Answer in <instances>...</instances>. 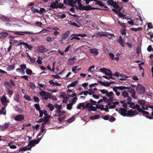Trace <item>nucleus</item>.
Segmentation results:
<instances>
[{"instance_id": "1", "label": "nucleus", "mask_w": 153, "mask_h": 153, "mask_svg": "<svg viewBox=\"0 0 153 153\" xmlns=\"http://www.w3.org/2000/svg\"><path fill=\"white\" fill-rule=\"evenodd\" d=\"M78 8L80 10H102L100 8L91 7L90 5L83 6L82 4L79 5V6H78Z\"/></svg>"}, {"instance_id": "2", "label": "nucleus", "mask_w": 153, "mask_h": 153, "mask_svg": "<svg viewBox=\"0 0 153 153\" xmlns=\"http://www.w3.org/2000/svg\"><path fill=\"white\" fill-rule=\"evenodd\" d=\"M128 111H127L126 108H120L119 110V113L123 116L130 117L131 115L128 112Z\"/></svg>"}, {"instance_id": "3", "label": "nucleus", "mask_w": 153, "mask_h": 153, "mask_svg": "<svg viewBox=\"0 0 153 153\" xmlns=\"http://www.w3.org/2000/svg\"><path fill=\"white\" fill-rule=\"evenodd\" d=\"M136 91L139 94H143L145 92V87L143 86L140 84H138L137 87Z\"/></svg>"}, {"instance_id": "4", "label": "nucleus", "mask_w": 153, "mask_h": 153, "mask_svg": "<svg viewBox=\"0 0 153 153\" xmlns=\"http://www.w3.org/2000/svg\"><path fill=\"white\" fill-rule=\"evenodd\" d=\"M41 92H39V95L42 97V99L44 100H47L48 99V96L49 94V93L46 92L45 91H43L42 89H40Z\"/></svg>"}, {"instance_id": "5", "label": "nucleus", "mask_w": 153, "mask_h": 153, "mask_svg": "<svg viewBox=\"0 0 153 153\" xmlns=\"http://www.w3.org/2000/svg\"><path fill=\"white\" fill-rule=\"evenodd\" d=\"M1 104L5 107H7V103L9 102L8 100H7V98L4 94L1 97Z\"/></svg>"}, {"instance_id": "6", "label": "nucleus", "mask_w": 153, "mask_h": 153, "mask_svg": "<svg viewBox=\"0 0 153 153\" xmlns=\"http://www.w3.org/2000/svg\"><path fill=\"white\" fill-rule=\"evenodd\" d=\"M127 87H129V88H127L128 89V93L131 94V96L134 99H136L137 98V97L135 96V90L134 89L131 88V86Z\"/></svg>"}, {"instance_id": "7", "label": "nucleus", "mask_w": 153, "mask_h": 153, "mask_svg": "<svg viewBox=\"0 0 153 153\" xmlns=\"http://www.w3.org/2000/svg\"><path fill=\"white\" fill-rule=\"evenodd\" d=\"M89 105V104L86 103L85 105V102H81L77 106V108L78 109H80L82 107V110H85V108L87 109V108L88 107V105Z\"/></svg>"}, {"instance_id": "8", "label": "nucleus", "mask_w": 153, "mask_h": 153, "mask_svg": "<svg viewBox=\"0 0 153 153\" xmlns=\"http://www.w3.org/2000/svg\"><path fill=\"white\" fill-rule=\"evenodd\" d=\"M108 5H111L114 8H117L118 7V4L114 2V0H108L107 1Z\"/></svg>"}, {"instance_id": "9", "label": "nucleus", "mask_w": 153, "mask_h": 153, "mask_svg": "<svg viewBox=\"0 0 153 153\" xmlns=\"http://www.w3.org/2000/svg\"><path fill=\"white\" fill-rule=\"evenodd\" d=\"M48 50L46 49L45 47L43 45H41L38 48V51L41 53H44L48 51Z\"/></svg>"}, {"instance_id": "10", "label": "nucleus", "mask_w": 153, "mask_h": 153, "mask_svg": "<svg viewBox=\"0 0 153 153\" xmlns=\"http://www.w3.org/2000/svg\"><path fill=\"white\" fill-rule=\"evenodd\" d=\"M10 123H5L4 125L1 126L0 125V128L1 130L4 131L8 128L10 126Z\"/></svg>"}, {"instance_id": "11", "label": "nucleus", "mask_w": 153, "mask_h": 153, "mask_svg": "<svg viewBox=\"0 0 153 153\" xmlns=\"http://www.w3.org/2000/svg\"><path fill=\"white\" fill-rule=\"evenodd\" d=\"M24 119V117L23 114H19L14 117V120L17 121H21Z\"/></svg>"}, {"instance_id": "12", "label": "nucleus", "mask_w": 153, "mask_h": 153, "mask_svg": "<svg viewBox=\"0 0 153 153\" xmlns=\"http://www.w3.org/2000/svg\"><path fill=\"white\" fill-rule=\"evenodd\" d=\"M77 36L75 37V39L77 40H79L80 39V38L78 36L83 37L87 36V35L85 34H72L71 36Z\"/></svg>"}, {"instance_id": "13", "label": "nucleus", "mask_w": 153, "mask_h": 153, "mask_svg": "<svg viewBox=\"0 0 153 153\" xmlns=\"http://www.w3.org/2000/svg\"><path fill=\"white\" fill-rule=\"evenodd\" d=\"M89 51L90 53L95 56L98 55L99 53L98 50L96 48L90 49L89 50Z\"/></svg>"}, {"instance_id": "14", "label": "nucleus", "mask_w": 153, "mask_h": 153, "mask_svg": "<svg viewBox=\"0 0 153 153\" xmlns=\"http://www.w3.org/2000/svg\"><path fill=\"white\" fill-rule=\"evenodd\" d=\"M89 105H88V108H87V109L89 111H97V108L93 106V105H90V103H89Z\"/></svg>"}, {"instance_id": "15", "label": "nucleus", "mask_w": 153, "mask_h": 153, "mask_svg": "<svg viewBox=\"0 0 153 153\" xmlns=\"http://www.w3.org/2000/svg\"><path fill=\"white\" fill-rule=\"evenodd\" d=\"M72 1L71 0H64L63 3L66 5L73 7V5L72 4Z\"/></svg>"}, {"instance_id": "16", "label": "nucleus", "mask_w": 153, "mask_h": 153, "mask_svg": "<svg viewBox=\"0 0 153 153\" xmlns=\"http://www.w3.org/2000/svg\"><path fill=\"white\" fill-rule=\"evenodd\" d=\"M70 34V32L69 31H66L65 34H62V39H66L69 36Z\"/></svg>"}, {"instance_id": "17", "label": "nucleus", "mask_w": 153, "mask_h": 153, "mask_svg": "<svg viewBox=\"0 0 153 153\" xmlns=\"http://www.w3.org/2000/svg\"><path fill=\"white\" fill-rule=\"evenodd\" d=\"M147 34L148 35L146 36L147 39L151 40L153 38V33L150 31H148Z\"/></svg>"}, {"instance_id": "18", "label": "nucleus", "mask_w": 153, "mask_h": 153, "mask_svg": "<svg viewBox=\"0 0 153 153\" xmlns=\"http://www.w3.org/2000/svg\"><path fill=\"white\" fill-rule=\"evenodd\" d=\"M118 7L117 8H114L112 9V10L116 14H117L118 13L120 12V11L122 9V7H120V6L118 5Z\"/></svg>"}, {"instance_id": "19", "label": "nucleus", "mask_w": 153, "mask_h": 153, "mask_svg": "<svg viewBox=\"0 0 153 153\" xmlns=\"http://www.w3.org/2000/svg\"><path fill=\"white\" fill-rule=\"evenodd\" d=\"M15 64H13L8 66L7 68V71H12L15 69Z\"/></svg>"}, {"instance_id": "20", "label": "nucleus", "mask_w": 153, "mask_h": 153, "mask_svg": "<svg viewBox=\"0 0 153 153\" xmlns=\"http://www.w3.org/2000/svg\"><path fill=\"white\" fill-rule=\"evenodd\" d=\"M9 35V34L7 32H2L0 33V39H4Z\"/></svg>"}, {"instance_id": "21", "label": "nucleus", "mask_w": 153, "mask_h": 153, "mask_svg": "<svg viewBox=\"0 0 153 153\" xmlns=\"http://www.w3.org/2000/svg\"><path fill=\"white\" fill-rule=\"evenodd\" d=\"M117 41L121 46L123 47H124V46L123 38L121 36H120L119 39L117 40Z\"/></svg>"}, {"instance_id": "22", "label": "nucleus", "mask_w": 153, "mask_h": 153, "mask_svg": "<svg viewBox=\"0 0 153 153\" xmlns=\"http://www.w3.org/2000/svg\"><path fill=\"white\" fill-rule=\"evenodd\" d=\"M128 112H129L130 114L131 115L130 117L135 116V115L138 114V113L137 111H133L132 110L128 111Z\"/></svg>"}, {"instance_id": "23", "label": "nucleus", "mask_w": 153, "mask_h": 153, "mask_svg": "<svg viewBox=\"0 0 153 153\" xmlns=\"http://www.w3.org/2000/svg\"><path fill=\"white\" fill-rule=\"evenodd\" d=\"M78 83V80H76L74 82L71 83L70 84H69L67 86V87L68 88H69L70 87H74L76 85V84Z\"/></svg>"}, {"instance_id": "24", "label": "nucleus", "mask_w": 153, "mask_h": 153, "mask_svg": "<svg viewBox=\"0 0 153 153\" xmlns=\"http://www.w3.org/2000/svg\"><path fill=\"white\" fill-rule=\"evenodd\" d=\"M21 44H24L26 48L30 50H31L33 48V46L31 45H29L27 43L22 42L21 43Z\"/></svg>"}, {"instance_id": "25", "label": "nucleus", "mask_w": 153, "mask_h": 153, "mask_svg": "<svg viewBox=\"0 0 153 153\" xmlns=\"http://www.w3.org/2000/svg\"><path fill=\"white\" fill-rule=\"evenodd\" d=\"M29 86L32 89L34 90L36 88V86L34 82H30L29 83Z\"/></svg>"}, {"instance_id": "26", "label": "nucleus", "mask_w": 153, "mask_h": 153, "mask_svg": "<svg viewBox=\"0 0 153 153\" xmlns=\"http://www.w3.org/2000/svg\"><path fill=\"white\" fill-rule=\"evenodd\" d=\"M6 107H2L0 111V114H3V115H5L6 114V110L5 109V108Z\"/></svg>"}, {"instance_id": "27", "label": "nucleus", "mask_w": 153, "mask_h": 153, "mask_svg": "<svg viewBox=\"0 0 153 153\" xmlns=\"http://www.w3.org/2000/svg\"><path fill=\"white\" fill-rule=\"evenodd\" d=\"M131 30H133L135 31H140L143 30V28L142 27H138L137 28H130Z\"/></svg>"}, {"instance_id": "28", "label": "nucleus", "mask_w": 153, "mask_h": 153, "mask_svg": "<svg viewBox=\"0 0 153 153\" xmlns=\"http://www.w3.org/2000/svg\"><path fill=\"white\" fill-rule=\"evenodd\" d=\"M58 6H56L54 2H52L51 4L50 7L53 9H56L58 8Z\"/></svg>"}, {"instance_id": "29", "label": "nucleus", "mask_w": 153, "mask_h": 153, "mask_svg": "<svg viewBox=\"0 0 153 153\" xmlns=\"http://www.w3.org/2000/svg\"><path fill=\"white\" fill-rule=\"evenodd\" d=\"M122 95L123 98H126V97H127L129 95V94L126 91L124 90L123 91L122 93Z\"/></svg>"}, {"instance_id": "30", "label": "nucleus", "mask_w": 153, "mask_h": 153, "mask_svg": "<svg viewBox=\"0 0 153 153\" xmlns=\"http://www.w3.org/2000/svg\"><path fill=\"white\" fill-rule=\"evenodd\" d=\"M90 102H88L90 103V105H96V103L97 102L93 100L92 99H90L89 100ZM89 105V106H90Z\"/></svg>"}, {"instance_id": "31", "label": "nucleus", "mask_w": 153, "mask_h": 153, "mask_svg": "<svg viewBox=\"0 0 153 153\" xmlns=\"http://www.w3.org/2000/svg\"><path fill=\"white\" fill-rule=\"evenodd\" d=\"M1 19L4 22H10V21L9 19L7 18L4 16H1Z\"/></svg>"}, {"instance_id": "32", "label": "nucleus", "mask_w": 153, "mask_h": 153, "mask_svg": "<svg viewBox=\"0 0 153 153\" xmlns=\"http://www.w3.org/2000/svg\"><path fill=\"white\" fill-rule=\"evenodd\" d=\"M48 98L52 99L53 100H56V97L55 96L52 95L51 94H50L49 93L48 96Z\"/></svg>"}, {"instance_id": "33", "label": "nucleus", "mask_w": 153, "mask_h": 153, "mask_svg": "<svg viewBox=\"0 0 153 153\" xmlns=\"http://www.w3.org/2000/svg\"><path fill=\"white\" fill-rule=\"evenodd\" d=\"M56 114L55 115L56 116H61L62 115V111L61 110V109L58 110H56Z\"/></svg>"}, {"instance_id": "34", "label": "nucleus", "mask_w": 153, "mask_h": 153, "mask_svg": "<svg viewBox=\"0 0 153 153\" xmlns=\"http://www.w3.org/2000/svg\"><path fill=\"white\" fill-rule=\"evenodd\" d=\"M138 103L142 106H143V105L146 104V101L144 100H140L138 101Z\"/></svg>"}, {"instance_id": "35", "label": "nucleus", "mask_w": 153, "mask_h": 153, "mask_svg": "<svg viewBox=\"0 0 153 153\" xmlns=\"http://www.w3.org/2000/svg\"><path fill=\"white\" fill-rule=\"evenodd\" d=\"M100 117V116L98 114H96L94 116H91L90 117V118L91 120H95L97 119H98Z\"/></svg>"}, {"instance_id": "36", "label": "nucleus", "mask_w": 153, "mask_h": 153, "mask_svg": "<svg viewBox=\"0 0 153 153\" xmlns=\"http://www.w3.org/2000/svg\"><path fill=\"white\" fill-rule=\"evenodd\" d=\"M48 107L49 108L50 110L51 111L53 110L54 108L53 105L51 103L48 104Z\"/></svg>"}, {"instance_id": "37", "label": "nucleus", "mask_w": 153, "mask_h": 153, "mask_svg": "<svg viewBox=\"0 0 153 153\" xmlns=\"http://www.w3.org/2000/svg\"><path fill=\"white\" fill-rule=\"evenodd\" d=\"M114 94L113 92H108H108L106 94V96L107 97H108L109 98V97L112 96H114Z\"/></svg>"}, {"instance_id": "38", "label": "nucleus", "mask_w": 153, "mask_h": 153, "mask_svg": "<svg viewBox=\"0 0 153 153\" xmlns=\"http://www.w3.org/2000/svg\"><path fill=\"white\" fill-rule=\"evenodd\" d=\"M65 116H64L62 117H58V119L59 120L60 123H63L65 120Z\"/></svg>"}, {"instance_id": "39", "label": "nucleus", "mask_w": 153, "mask_h": 153, "mask_svg": "<svg viewBox=\"0 0 153 153\" xmlns=\"http://www.w3.org/2000/svg\"><path fill=\"white\" fill-rule=\"evenodd\" d=\"M57 7L58 8L60 9L66 8V7L64 6V4L61 3H59Z\"/></svg>"}, {"instance_id": "40", "label": "nucleus", "mask_w": 153, "mask_h": 153, "mask_svg": "<svg viewBox=\"0 0 153 153\" xmlns=\"http://www.w3.org/2000/svg\"><path fill=\"white\" fill-rule=\"evenodd\" d=\"M31 10L33 13H39V10L37 9L34 8L33 7H31Z\"/></svg>"}, {"instance_id": "41", "label": "nucleus", "mask_w": 153, "mask_h": 153, "mask_svg": "<svg viewBox=\"0 0 153 153\" xmlns=\"http://www.w3.org/2000/svg\"><path fill=\"white\" fill-rule=\"evenodd\" d=\"M96 107L97 109H100V110L102 111L104 110V105H101L100 106L96 105Z\"/></svg>"}, {"instance_id": "42", "label": "nucleus", "mask_w": 153, "mask_h": 153, "mask_svg": "<svg viewBox=\"0 0 153 153\" xmlns=\"http://www.w3.org/2000/svg\"><path fill=\"white\" fill-rule=\"evenodd\" d=\"M118 89L120 90H125L127 88H129V87H127L125 86H117Z\"/></svg>"}, {"instance_id": "43", "label": "nucleus", "mask_w": 153, "mask_h": 153, "mask_svg": "<svg viewBox=\"0 0 153 153\" xmlns=\"http://www.w3.org/2000/svg\"><path fill=\"white\" fill-rule=\"evenodd\" d=\"M12 142L8 144V146H9L10 148L12 149H15V148H16L17 147L16 146H15V145H12Z\"/></svg>"}, {"instance_id": "44", "label": "nucleus", "mask_w": 153, "mask_h": 153, "mask_svg": "<svg viewBox=\"0 0 153 153\" xmlns=\"http://www.w3.org/2000/svg\"><path fill=\"white\" fill-rule=\"evenodd\" d=\"M7 92L11 96L13 94V91H12V90L9 89V88H8L7 89Z\"/></svg>"}, {"instance_id": "45", "label": "nucleus", "mask_w": 153, "mask_h": 153, "mask_svg": "<svg viewBox=\"0 0 153 153\" xmlns=\"http://www.w3.org/2000/svg\"><path fill=\"white\" fill-rule=\"evenodd\" d=\"M38 84L40 87L42 88L43 90H45L46 87V86L45 84H42L39 83H38Z\"/></svg>"}, {"instance_id": "46", "label": "nucleus", "mask_w": 153, "mask_h": 153, "mask_svg": "<svg viewBox=\"0 0 153 153\" xmlns=\"http://www.w3.org/2000/svg\"><path fill=\"white\" fill-rule=\"evenodd\" d=\"M31 62L33 63H34L35 62V59L34 57H31L29 55H28Z\"/></svg>"}, {"instance_id": "47", "label": "nucleus", "mask_w": 153, "mask_h": 153, "mask_svg": "<svg viewBox=\"0 0 153 153\" xmlns=\"http://www.w3.org/2000/svg\"><path fill=\"white\" fill-rule=\"evenodd\" d=\"M76 59L75 57L73 56V57L71 58L70 59H68V62L69 63H71L72 64V63H74V60H75Z\"/></svg>"}, {"instance_id": "48", "label": "nucleus", "mask_w": 153, "mask_h": 153, "mask_svg": "<svg viewBox=\"0 0 153 153\" xmlns=\"http://www.w3.org/2000/svg\"><path fill=\"white\" fill-rule=\"evenodd\" d=\"M118 22L119 23V24H120V25L123 28H126V25L124 23H123L122 22H120V21L118 20Z\"/></svg>"}, {"instance_id": "49", "label": "nucleus", "mask_w": 153, "mask_h": 153, "mask_svg": "<svg viewBox=\"0 0 153 153\" xmlns=\"http://www.w3.org/2000/svg\"><path fill=\"white\" fill-rule=\"evenodd\" d=\"M96 2L97 3H95V4H98V5L100 6L101 7H103L104 6V4L102 3L100 1L97 0V1Z\"/></svg>"}, {"instance_id": "50", "label": "nucleus", "mask_w": 153, "mask_h": 153, "mask_svg": "<svg viewBox=\"0 0 153 153\" xmlns=\"http://www.w3.org/2000/svg\"><path fill=\"white\" fill-rule=\"evenodd\" d=\"M26 73L27 74L30 75L32 74V71L30 69L28 68L26 71Z\"/></svg>"}, {"instance_id": "51", "label": "nucleus", "mask_w": 153, "mask_h": 153, "mask_svg": "<svg viewBox=\"0 0 153 153\" xmlns=\"http://www.w3.org/2000/svg\"><path fill=\"white\" fill-rule=\"evenodd\" d=\"M32 146L30 147H27V146H25L23 147L22 148L23 151H25L28 150H30L31 149Z\"/></svg>"}, {"instance_id": "52", "label": "nucleus", "mask_w": 153, "mask_h": 153, "mask_svg": "<svg viewBox=\"0 0 153 153\" xmlns=\"http://www.w3.org/2000/svg\"><path fill=\"white\" fill-rule=\"evenodd\" d=\"M33 98L34 100V101L36 102H38L40 101V100L39 97L37 96H34L33 97Z\"/></svg>"}, {"instance_id": "53", "label": "nucleus", "mask_w": 153, "mask_h": 153, "mask_svg": "<svg viewBox=\"0 0 153 153\" xmlns=\"http://www.w3.org/2000/svg\"><path fill=\"white\" fill-rule=\"evenodd\" d=\"M34 106L37 110L39 111L40 110V106L39 105V104H34Z\"/></svg>"}, {"instance_id": "54", "label": "nucleus", "mask_w": 153, "mask_h": 153, "mask_svg": "<svg viewBox=\"0 0 153 153\" xmlns=\"http://www.w3.org/2000/svg\"><path fill=\"white\" fill-rule=\"evenodd\" d=\"M20 67L21 70H25L27 69V67L26 65L22 64L20 65Z\"/></svg>"}, {"instance_id": "55", "label": "nucleus", "mask_w": 153, "mask_h": 153, "mask_svg": "<svg viewBox=\"0 0 153 153\" xmlns=\"http://www.w3.org/2000/svg\"><path fill=\"white\" fill-rule=\"evenodd\" d=\"M30 145H32V146H35L34 142L33 140H31L30 141H29V142L27 146L28 147V146Z\"/></svg>"}, {"instance_id": "56", "label": "nucleus", "mask_w": 153, "mask_h": 153, "mask_svg": "<svg viewBox=\"0 0 153 153\" xmlns=\"http://www.w3.org/2000/svg\"><path fill=\"white\" fill-rule=\"evenodd\" d=\"M19 95L17 94L14 98L15 100L17 102H19Z\"/></svg>"}, {"instance_id": "57", "label": "nucleus", "mask_w": 153, "mask_h": 153, "mask_svg": "<svg viewBox=\"0 0 153 153\" xmlns=\"http://www.w3.org/2000/svg\"><path fill=\"white\" fill-rule=\"evenodd\" d=\"M24 97L26 100L28 101H31V98L30 96L28 95H25Z\"/></svg>"}, {"instance_id": "58", "label": "nucleus", "mask_w": 153, "mask_h": 153, "mask_svg": "<svg viewBox=\"0 0 153 153\" xmlns=\"http://www.w3.org/2000/svg\"><path fill=\"white\" fill-rule=\"evenodd\" d=\"M54 106L55 108H57L58 110H60V109H61L62 108V105H59L56 104L54 105Z\"/></svg>"}, {"instance_id": "59", "label": "nucleus", "mask_w": 153, "mask_h": 153, "mask_svg": "<svg viewBox=\"0 0 153 153\" xmlns=\"http://www.w3.org/2000/svg\"><path fill=\"white\" fill-rule=\"evenodd\" d=\"M50 117H44L43 121L44 122H45V123L46 124L47 122H48L49 120V118Z\"/></svg>"}, {"instance_id": "60", "label": "nucleus", "mask_w": 153, "mask_h": 153, "mask_svg": "<svg viewBox=\"0 0 153 153\" xmlns=\"http://www.w3.org/2000/svg\"><path fill=\"white\" fill-rule=\"evenodd\" d=\"M111 72L108 70H107L105 72V74L106 75L108 76H109L110 75H111Z\"/></svg>"}, {"instance_id": "61", "label": "nucleus", "mask_w": 153, "mask_h": 153, "mask_svg": "<svg viewBox=\"0 0 153 153\" xmlns=\"http://www.w3.org/2000/svg\"><path fill=\"white\" fill-rule=\"evenodd\" d=\"M72 105L71 103H70V104H67V108L68 110H71V109L72 108V105Z\"/></svg>"}, {"instance_id": "62", "label": "nucleus", "mask_w": 153, "mask_h": 153, "mask_svg": "<svg viewBox=\"0 0 153 153\" xmlns=\"http://www.w3.org/2000/svg\"><path fill=\"white\" fill-rule=\"evenodd\" d=\"M126 30L125 28H124V29H122L120 31V33L123 35H125L126 34Z\"/></svg>"}, {"instance_id": "63", "label": "nucleus", "mask_w": 153, "mask_h": 153, "mask_svg": "<svg viewBox=\"0 0 153 153\" xmlns=\"http://www.w3.org/2000/svg\"><path fill=\"white\" fill-rule=\"evenodd\" d=\"M127 104H130V103L131 102V100L132 99V98H131V97L129 96V95L127 97Z\"/></svg>"}, {"instance_id": "64", "label": "nucleus", "mask_w": 153, "mask_h": 153, "mask_svg": "<svg viewBox=\"0 0 153 153\" xmlns=\"http://www.w3.org/2000/svg\"><path fill=\"white\" fill-rule=\"evenodd\" d=\"M152 116H149V115L146 116L145 117L147 118H149V119H153V111L151 113V114Z\"/></svg>"}]
</instances>
